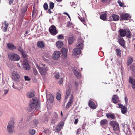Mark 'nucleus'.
Listing matches in <instances>:
<instances>
[{"mask_svg":"<svg viewBox=\"0 0 135 135\" xmlns=\"http://www.w3.org/2000/svg\"><path fill=\"white\" fill-rule=\"evenodd\" d=\"M76 37H78V42L79 44L76 46V55L81 54V50L84 47V44L83 43L84 41L81 37V33L80 29L76 28Z\"/></svg>","mask_w":135,"mask_h":135,"instance_id":"1","label":"nucleus"},{"mask_svg":"<svg viewBox=\"0 0 135 135\" xmlns=\"http://www.w3.org/2000/svg\"><path fill=\"white\" fill-rule=\"evenodd\" d=\"M36 66L42 75H45L47 73V67L45 65L40 62L39 64H37Z\"/></svg>","mask_w":135,"mask_h":135,"instance_id":"2","label":"nucleus"},{"mask_svg":"<svg viewBox=\"0 0 135 135\" xmlns=\"http://www.w3.org/2000/svg\"><path fill=\"white\" fill-rule=\"evenodd\" d=\"M30 105V107L32 109L34 108L36 109H39L40 107V104L38 102V99L36 98H32L31 100Z\"/></svg>","mask_w":135,"mask_h":135,"instance_id":"3","label":"nucleus"},{"mask_svg":"<svg viewBox=\"0 0 135 135\" xmlns=\"http://www.w3.org/2000/svg\"><path fill=\"white\" fill-rule=\"evenodd\" d=\"M14 119H11L8 123L7 129L8 131L11 133H12L15 132Z\"/></svg>","mask_w":135,"mask_h":135,"instance_id":"4","label":"nucleus"},{"mask_svg":"<svg viewBox=\"0 0 135 135\" xmlns=\"http://www.w3.org/2000/svg\"><path fill=\"white\" fill-rule=\"evenodd\" d=\"M109 124L113 128V130L114 131H117L119 129V124L116 121L114 120H112L110 121Z\"/></svg>","mask_w":135,"mask_h":135,"instance_id":"5","label":"nucleus"},{"mask_svg":"<svg viewBox=\"0 0 135 135\" xmlns=\"http://www.w3.org/2000/svg\"><path fill=\"white\" fill-rule=\"evenodd\" d=\"M21 62L22 65L25 69L28 70L29 69L30 66L28 64V62L27 60L25 59H23L22 62L21 61V60L20 62Z\"/></svg>","mask_w":135,"mask_h":135,"instance_id":"6","label":"nucleus"},{"mask_svg":"<svg viewBox=\"0 0 135 135\" xmlns=\"http://www.w3.org/2000/svg\"><path fill=\"white\" fill-rule=\"evenodd\" d=\"M120 19L124 20H130L131 17L128 13H122L120 15Z\"/></svg>","mask_w":135,"mask_h":135,"instance_id":"7","label":"nucleus"},{"mask_svg":"<svg viewBox=\"0 0 135 135\" xmlns=\"http://www.w3.org/2000/svg\"><path fill=\"white\" fill-rule=\"evenodd\" d=\"M68 50L66 48L63 47L61 50V56L64 59H66L67 56Z\"/></svg>","mask_w":135,"mask_h":135,"instance_id":"8","label":"nucleus"},{"mask_svg":"<svg viewBox=\"0 0 135 135\" xmlns=\"http://www.w3.org/2000/svg\"><path fill=\"white\" fill-rule=\"evenodd\" d=\"M118 104L119 106V107H117L118 108L119 107L121 108V112L122 113L125 114L127 113V108L125 106L123 105L121 103H118Z\"/></svg>","mask_w":135,"mask_h":135,"instance_id":"9","label":"nucleus"},{"mask_svg":"<svg viewBox=\"0 0 135 135\" xmlns=\"http://www.w3.org/2000/svg\"><path fill=\"white\" fill-rule=\"evenodd\" d=\"M49 31L50 33L53 35H55L57 33V31L56 30V27L53 25L49 28Z\"/></svg>","mask_w":135,"mask_h":135,"instance_id":"10","label":"nucleus"},{"mask_svg":"<svg viewBox=\"0 0 135 135\" xmlns=\"http://www.w3.org/2000/svg\"><path fill=\"white\" fill-rule=\"evenodd\" d=\"M61 53L58 51H56L54 52L52 55V58L55 60H57L59 58Z\"/></svg>","mask_w":135,"mask_h":135,"instance_id":"11","label":"nucleus"},{"mask_svg":"<svg viewBox=\"0 0 135 135\" xmlns=\"http://www.w3.org/2000/svg\"><path fill=\"white\" fill-rule=\"evenodd\" d=\"M12 75L13 79L16 81L18 80L20 78V76L16 71H13L12 73Z\"/></svg>","mask_w":135,"mask_h":135,"instance_id":"12","label":"nucleus"},{"mask_svg":"<svg viewBox=\"0 0 135 135\" xmlns=\"http://www.w3.org/2000/svg\"><path fill=\"white\" fill-rule=\"evenodd\" d=\"M112 101L114 104H117L120 102L119 97L116 95H114L112 98Z\"/></svg>","mask_w":135,"mask_h":135,"instance_id":"13","label":"nucleus"},{"mask_svg":"<svg viewBox=\"0 0 135 135\" xmlns=\"http://www.w3.org/2000/svg\"><path fill=\"white\" fill-rule=\"evenodd\" d=\"M128 81L129 83L131 84L132 87L133 89H135V79L131 77H129Z\"/></svg>","mask_w":135,"mask_h":135,"instance_id":"14","label":"nucleus"},{"mask_svg":"<svg viewBox=\"0 0 135 135\" xmlns=\"http://www.w3.org/2000/svg\"><path fill=\"white\" fill-rule=\"evenodd\" d=\"M118 41L119 44L123 47L125 48L126 47L125 46V41L124 40L123 38L122 37H120L118 40Z\"/></svg>","mask_w":135,"mask_h":135,"instance_id":"15","label":"nucleus"},{"mask_svg":"<svg viewBox=\"0 0 135 135\" xmlns=\"http://www.w3.org/2000/svg\"><path fill=\"white\" fill-rule=\"evenodd\" d=\"M2 28L3 29V31L4 32L6 31L8 24L7 23L6 21H5L4 23H2Z\"/></svg>","mask_w":135,"mask_h":135,"instance_id":"16","label":"nucleus"},{"mask_svg":"<svg viewBox=\"0 0 135 135\" xmlns=\"http://www.w3.org/2000/svg\"><path fill=\"white\" fill-rule=\"evenodd\" d=\"M64 124V123L63 122H61L59 123L58 126L56 127V130L57 132L60 131L62 128L63 127Z\"/></svg>","mask_w":135,"mask_h":135,"instance_id":"17","label":"nucleus"},{"mask_svg":"<svg viewBox=\"0 0 135 135\" xmlns=\"http://www.w3.org/2000/svg\"><path fill=\"white\" fill-rule=\"evenodd\" d=\"M88 105L89 107L92 109H95L96 108L95 103L91 100L89 101Z\"/></svg>","mask_w":135,"mask_h":135,"instance_id":"18","label":"nucleus"},{"mask_svg":"<svg viewBox=\"0 0 135 135\" xmlns=\"http://www.w3.org/2000/svg\"><path fill=\"white\" fill-rule=\"evenodd\" d=\"M73 97L72 96V95H71V97L70 98V101L68 102L66 106V108H69L73 102Z\"/></svg>","mask_w":135,"mask_h":135,"instance_id":"19","label":"nucleus"},{"mask_svg":"<svg viewBox=\"0 0 135 135\" xmlns=\"http://www.w3.org/2000/svg\"><path fill=\"white\" fill-rule=\"evenodd\" d=\"M56 45L58 48H61L63 46V43L61 41H57L56 43Z\"/></svg>","mask_w":135,"mask_h":135,"instance_id":"20","label":"nucleus"},{"mask_svg":"<svg viewBox=\"0 0 135 135\" xmlns=\"http://www.w3.org/2000/svg\"><path fill=\"white\" fill-rule=\"evenodd\" d=\"M120 34L121 37H124L126 35V30H123L121 29L119 30Z\"/></svg>","mask_w":135,"mask_h":135,"instance_id":"21","label":"nucleus"},{"mask_svg":"<svg viewBox=\"0 0 135 135\" xmlns=\"http://www.w3.org/2000/svg\"><path fill=\"white\" fill-rule=\"evenodd\" d=\"M106 116L107 118H110L112 119H115V117L113 113H107L106 114Z\"/></svg>","mask_w":135,"mask_h":135,"instance_id":"22","label":"nucleus"},{"mask_svg":"<svg viewBox=\"0 0 135 135\" xmlns=\"http://www.w3.org/2000/svg\"><path fill=\"white\" fill-rule=\"evenodd\" d=\"M71 95L73 96V95L72 94H71V90L70 89H69L68 90H67L66 92V95L65 97V98L67 99L69 97H70V98L71 97Z\"/></svg>","mask_w":135,"mask_h":135,"instance_id":"23","label":"nucleus"},{"mask_svg":"<svg viewBox=\"0 0 135 135\" xmlns=\"http://www.w3.org/2000/svg\"><path fill=\"white\" fill-rule=\"evenodd\" d=\"M112 17L114 21H117L119 20V16L115 15L113 14L112 16Z\"/></svg>","mask_w":135,"mask_h":135,"instance_id":"24","label":"nucleus"},{"mask_svg":"<svg viewBox=\"0 0 135 135\" xmlns=\"http://www.w3.org/2000/svg\"><path fill=\"white\" fill-rule=\"evenodd\" d=\"M37 46L38 47H39L41 48H44L45 46L44 42L42 41L38 42Z\"/></svg>","mask_w":135,"mask_h":135,"instance_id":"25","label":"nucleus"},{"mask_svg":"<svg viewBox=\"0 0 135 135\" xmlns=\"http://www.w3.org/2000/svg\"><path fill=\"white\" fill-rule=\"evenodd\" d=\"M107 15L106 13H105L101 15L100 16V18L101 19L104 21H105L107 19Z\"/></svg>","mask_w":135,"mask_h":135,"instance_id":"26","label":"nucleus"},{"mask_svg":"<svg viewBox=\"0 0 135 135\" xmlns=\"http://www.w3.org/2000/svg\"><path fill=\"white\" fill-rule=\"evenodd\" d=\"M7 45L8 49L10 50H12L16 49V47H15L14 45L12 44L8 43L7 44Z\"/></svg>","mask_w":135,"mask_h":135,"instance_id":"27","label":"nucleus"},{"mask_svg":"<svg viewBox=\"0 0 135 135\" xmlns=\"http://www.w3.org/2000/svg\"><path fill=\"white\" fill-rule=\"evenodd\" d=\"M108 121L106 119L102 120L100 122V124L101 126H103L107 124L108 123Z\"/></svg>","mask_w":135,"mask_h":135,"instance_id":"28","label":"nucleus"},{"mask_svg":"<svg viewBox=\"0 0 135 135\" xmlns=\"http://www.w3.org/2000/svg\"><path fill=\"white\" fill-rule=\"evenodd\" d=\"M13 60L14 61H18L20 59V57L17 54H15L13 56Z\"/></svg>","mask_w":135,"mask_h":135,"instance_id":"29","label":"nucleus"},{"mask_svg":"<svg viewBox=\"0 0 135 135\" xmlns=\"http://www.w3.org/2000/svg\"><path fill=\"white\" fill-rule=\"evenodd\" d=\"M126 36L127 37L130 38L131 37V32L129 29L127 30L126 31Z\"/></svg>","mask_w":135,"mask_h":135,"instance_id":"30","label":"nucleus"},{"mask_svg":"<svg viewBox=\"0 0 135 135\" xmlns=\"http://www.w3.org/2000/svg\"><path fill=\"white\" fill-rule=\"evenodd\" d=\"M74 39L73 37H70L68 39V43L69 45L72 44L74 41Z\"/></svg>","mask_w":135,"mask_h":135,"instance_id":"31","label":"nucleus"},{"mask_svg":"<svg viewBox=\"0 0 135 135\" xmlns=\"http://www.w3.org/2000/svg\"><path fill=\"white\" fill-rule=\"evenodd\" d=\"M15 54L10 53L8 54V57L9 59L11 60H13L14 59L13 56Z\"/></svg>","mask_w":135,"mask_h":135,"instance_id":"32","label":"nucleus"},{"mask_svg":"<svg viewBox=\"0 0 135 135\" xmlns=\"http://www.w3.org/2000/svg\"><path fill=\"white\" fill-rule=\"evenodd\" d=\"M27 97L29 98H32L34 96V93L32 92H30L27 94Z\"/></svg>","mask_w":135,"mask_h":135,"instance_id":"33","label":"nucleus"},{"mask_svg":"<svg viewBox=\"0 0 135 135\" xmlns=\"http://www.w3.org/2000/svg\"><path fill=\"white\" fill-rule=\"evenodd\" d=\"M116 51L117 53V55L119 56L120 57H121V50L119 49H116Z\"/></svg>","mask_w":135,"mask_h":135,"instance_id":"34","label":"nucleus"},{"mask_svg":"<svg viewBox=\"0 0 135 135\" xmlns=\"http://www.w3.org/2000/svg\"><path fill=\"white\" fill-rule=\"evenodd\" d=\"M133 62V59L131 58L129 59L127 61V64L128 65H130Z\"/></svg>","mask_w":135,"mask_h":135,"instance_id":"35","label":"nucleus"},{"mask_svg":"<svg viewBox=\"0 0 135 135\" xmlns=\"http://www.w3.org/2000/svg\"><path fill=\"white\" fill-rule=\"evenodd\" d=\"M118 3L119 4V6L121 7H126V6H124V4L123 3L121 2L120 0H118L117 1Z\"/></svg>","mask_w":135,"mask_h":135,"instance_id":"36","label":"nucleus"},{"mask_svg":"<svg viewBox=\"0 0 135 135\" xmlns=\"http://www.w3.org/2000/svg\"><path fill=\"white\" fill-rule=\"evenodd\" d=\"M12 87L13 88L15 89H17L19 90H20L21 89H22L23 88V87L22 86L21 87H17V86H15L14 85V84L13 83V85H12Z\"/></svg>","mask_w":135,"mask_h":135,"instance_id":"37","label":"nucleus"},{"mask_svg":"<svg viewBox=\"0 0 135 135\" xmlns=\"http://www.w3.org/2000/svg\"><path fill=\"white\" fill-rule=\"evenodd\" d=\"M35 131L33 129H30L29 131V134L31 135H33L35 134Z\"/></svg>","mask_w":135,"mask_h":135,"instance_id":"38","label":"nucleus"},{"mask_svg":"<svg viewBox=\"0 0 135 135\" xmlns=\"http://www.w3.org/2000/svg\"><path fill=\"white\" fill-rule=\"evenodd\" d=\"M78 18L79 20L83 23L85 24V22L84 18L81 17H80L79 16H78Z\"/></svg>","mask_w":135,"mask_h":135,"instance_id":"39","label":"nucleus"},{"mask_svg":"<svg viewBox=\"0 0 135 135\" xmlns=\"http://www.w3.org/2000/svg\"><path fill=\"white\" fill-rule=\"evenodd\" d=\"M46 96L47 99H49L50 100L51 102L53 101L54 98L53 96L52 95L50 94V98H49V96L48 95H47Z\"/></svg>","mask_w":135,"mask_h":135,"instance_id":"40","label":"nucleus"},{"mask_svg":"<svg viewBox=\"0 0 135 135\" xmlns=\"http://www.w3.org/2000/svg\"><path fill=\"white\" fill-rule=\"evenodd\" d=\"M54 7V4L53 3L50 2V9H52Z\"/></svg>","mask_w":135,"mask_h":135,"instance_id":"41","label":"nucleus"},{"mask_svg":"<svg viewBox=\"0 0 135 135\" xmlns=\"http://www.w3.org/2000/svg\"><path fill=\"white\" fill-rule=\"evenodd\" d=\"M76 55V49L75 48H74L73 51V54H72V56L73 57H75V56Z\"/></svg>","mask_w":135,"mask_h":135,"instance_id":"42","label":"nucleus"},{"mask_svg":"<svg viewBox=\"0 0 135 135\" xmlns=\"http://www.w3.org/2000/svg\"><path fill=\"white\" fill-rule=\"evenodd\" d=\"M44 8L45 10H47L48 8V6L47 3H45L44 5Z\"/></svg>","mask_w":135,"mask_h":135,"instance_id":"43","label":"nucleus"},{"mask_svg":"<svg viewBox=\"0 0 135 135\" xmlns=\"http://www.w3.org/2000/svg\"><path fill=\"white\" fill-rule=\"evenodd\" d=\"M56 98L58 100H60L61 99V94L59 93H57Z\"/></svg>","mask_w":135,"mask_h":135,"instance_id":"44","label":"nucleus"},{"mask_svg":"<svg viewBox=\"0 0 135 135\" xmlns=\"http://www.w3.org/2000/svg\"><path fill=\"white\" fill-rule=\"evenodd\" d=\"M129 69L130 70L132 71H134L135 69V66H134L133 65H132L130 67Z\"/></svg>","mask_w":135,"mask_h":135,"instance_id":"45","label":"nucleus"},{"mask_svg":"<svg viewBox=\"0 0 135 135\" xmlns=\"http://www.w3.org/2000/svg\"><path fill=\"white\" fill-rule=\"evenodd\" d=\"M81 77V73L78 72L76 71V78H79Z\"/></svg>","mask_w":135,"mask_h":135,"instance_id":"46","label":"nucleus"},{"mask_svg":"<svg viewBox=\"0 0 135 135\" xmlns=\"http://www.w3.org/2000/svg\"><path fill=\"white\" fill-rule=\"evenodd\" d=\"M21 54L23 57L25 58L26 57L27 55L25 51H23L21 53Z\"/></svg>","mask_w":135,"mask_h":135,"instance_id":"47","label":"nucleus"},{"mask_svg":"<svg viewBox=\"0 0 135 135\" xmlns=\"http://www.w3.org/2000/svg\"><path fill=\"white\" fill-rule=\"evenodd\" d=\"M25 80V81H29L30 80V78L27 76H25L24 77Z\"/></svg>","mask_w":135,"mask_h":135,"instance_id":"48","label":"nucleus"},{"mask_svg":"<svg viewBox=\"0 0 135 135\" xmlns=\"http://www.w3.org/2000/svg\"><path fill=\"white\" fill-rule=\"evenodd\" d=\"M57 38L59 39H63L64 38V36L61 35H60L58 36Z\"/></svg>","mask_w":135,"mask_h":135,"instance_id":"49","label":"nucleus"},{"mask_svg":"<svg viewBox=\"0 0 135 135\" xmlns=\"http://www.w3.org/2000/svg\"><path fill=\"white\" fill-rule=\"evenodd\" d=\"M63 80L62 78H61L59 82V83L60 84H62L63 82Z\"/></svg>","mask_w":135,"mask_h":135,"instance_id":"50","label":"nucleus"},{"mask_svg":"<svg viewBox=\"0 0 135 135\" xmlns=\"http://www.w3.org/2000/svg\"><path fill=\"white\" fill-rule=\"evenodd\" d=\"M101 2L102 3H108L109 2V0H101Z\"/></svg>","mask_w":135,"mask_h":135,"instance_id":"51","label":"nucleus"},{"mask_svg":"<svg viewBox=\"0 0 135 135\" xmlns=\"http://www.w3.org/2000/svg\"><path fill=\"white\" fill-rule=\"evenodd\" d=\"M18 50L21 53L24 51L20 47H19L18 48Z\"/></svg>","mask_w":135,"mask_h":135,"instance_id":"52","label":"nucleus"},{"mask_svg":"<svg viewBox=\"0 0 135 135\" xmlns=\"http://www.w3.org/2000/svg\"><path fill=\"white\" fill-rule=\"evenodd\" d=\"M33 73L35 75H37L38 74V72L36 69H34L33 70Z\"/></svg>","mask_w":135,"mask_h":135,"instance_id":"53","label":"nucleus"},{"mask_svg":"<svg viewBox=\"0 0 135 135\" xmlns=\"http://www.w3.org/2000/svg\"><path fill=\"white\" fill-rule=\"evenodd\" d=\"M124 99H125L126 103L127 104L128 102V98H127V96H126L125 97Z\"/></svg>","mask_w":135,"mask_h":135,"instance_id":"54","label":"nucleus"},{"mask_svg":"<svg viewBox=\"0 0 135 135\" xmlns=\"http://www.w3.org/2000/svg\"><path fill=\"white\" fill-rule=\"evenodd\" d=\"M59 74H56L55 75V78L57 79H58L59 77Z\"/></svg>","mask_w":135,"mask_h":135,"instance_id":"55","label":"nucleus"},{"mask_svg":"<svg viewBox=\"0 0 135 135\" xmlns=\"http://www.w3.org/2000/svg\"><path fill=\"white\" fill-rule=\"evenodd\" d=\"M3 91L4 92V94H6L8 92V91L7 90H4Z\"/></svg>","mask_w":135,"mask_h":135,"instance_id":"56","label":"nucleus"},{"mask_svg":"<svg viewBox=\"0 0 135 135\" xmlns=\"http://www.w3.org/2000/svg\"><path fill=\"white\" fill-rule=\"evenodd\" d=\"M51 9H50V8L47 12V13H49L51 14L52 13V11H51Z\"/></svg>","mask_w":135,"mask_h":135,"instance_id":"57","label":"nucleus"},{"mask_svg":"<svg viewBox=\"0 0 135 135\" xmlns=\"http://www.w3.org/2000/svg\"><path fill=\"white\" fill-rule=\"evenodd\" d=\"M9 2V4H11L13 2V0H8Z\"/></svg>","mask_w":135,"mask_h":135,"instance_id":"58","label":"nucleus"},{"mask_svg":"<svg viewBox=\"0 0 135 135\" xmlns=\"http://www.w3.org/2000/svg\"><path fill=\"white\" fill-rule=\"evenodd\" d=\"M21 86H22L23 87L22 84H17V87H21Z\"/></svg>","mask_w":135,"mask_h":135,"instance_id":"59","label":"nucleus"},{"mask_svg":"<svg viewBox=\"0 0 135 135\" xmlns=\"http://www.w3.org/2000/svg\"><path fill=\"white\" fill-rule=\"evenodd\" d=\"M56 120H52V121H51V123H52V124H54L55 123V122H56Z\"/></svg>","mask_w":135,"mask_h":135,"instance_id":"60","label":"nucleus"},{"mask_svg":"<svg viewBox=\"0 0 135 135\" xmlns=\"http://www.w3.org/2000/svg\"><path fill=\"white\" fill-rule=\"evenodd\" d=\"M80 131H81V129H77V131H76V133H79V132Z\"/></svg>","mask_w":135,"mask_h":135,"instance_id":"61","label":"nucleus"},{"mask_svg":"<svg viewBox=\"0 0 135 135\" xmlns=\"http://www.w3.org/2000/svg\"><path fill=\"white\" fill-rule=\"evenodd\" d=\"M54 114L55 115L56 117H58V115H57V113H56V112H54Z\"/></svg>","mask_w":135,"mask_h":135,"instance_id":"62","label":"nucleus"},{"mask_svg":"<svg viewBox=\"0 0 135 135\" xmlns=\"http://www.w3.org/2000/svg\"><path fill=\"white\" fill-rule=\"evenodd\" d=\"M17 66L19 67L20 68L21 67L19 63H17Z\"/></svg>","mask_w":135,"mask_h":135,"instance_id":"63","label":"nucleus"},{"mask_svg":"<svg viewBox=\"0 0 135 135\" xmlns=\"http://www.w3.org/2000/svg\"><path fill=\"white\" fill-rule=\"evenodd\" d=\"M2 115V112H1L0 111V116H1Z\"/></svg>","mask_w":135,"mask_h":135,"instance_id":"64","label":"nucleus"}]
</instances>
